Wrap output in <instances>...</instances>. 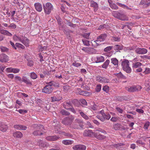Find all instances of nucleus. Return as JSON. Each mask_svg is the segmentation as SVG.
Instances as JSON below:
<instances>
[{"label": "nucleus", "instance_id": "nucleus-20", "mask_svg": "<svg viewBox=\"0 0 150 150\" xmlns=\"http://www.w3.org/2000/svg\"><path fill=\"white\" fill-rule=\"evenodd\" d=\"M22 81L29 86H31L32 85L31 81L26 76H24L22 77Z\"/></svg>", "mask_w": 150, "mask_h": 150}, {"label": "nucleus", "instance_id": "nucleus-57", "mask_svg": "<svg viewBox=\"0 0 150 150\" xmlns=\"http://www.w3.org/2000/svg\"><path fill=\"white\" fill-rule=\"evenodd\" d=\"M21 0H18V1H17V3L16 4H17L19 6H21V8H23L24 5L21 2Z\"/></svg>", "mask_w": 150, "mask_h": 150}, {"label": "nucleus", "instance_id": "nucleus-25", "mask_svg": "<svg viewBox=\"0 0 150 150\" xmlns=\"http://www.w3.org/2000/svg\"><path fill=\"white\" fill-rule=\"evenodd\" d=\"M99 140H102L105 138V136L100 134H98L94 132L93 136Z\"/></svg>", "mask_w": 150, "mask_h": 150}, {"label": "nucleus", "instance_id": "nucleus-38", "mask_svg": "<svg viewBox=\"0 0 150 150\" xmlns=\"http://www.w3.org/2000/svg\"><path fill=\"white\" fill-rule=\"evenodd\" d=\"M122 46L121 45H116L114 46V50H121L122 49Z\"/></svg>", "mask_w": 150, "mask_h": 150}, {"label": "nucleus", "instance_id": "nucleus-24", "mask_svg": "<svg viewBox=\"0 0 150 150\" xmlns=\"http://www.w3.org/2000/svg\"><path fill=\"white\" fill-rule=\"evenodd\" d=\"M91 6L94 8V11H96L98 9V6L97 3L93 1H91L90 2Z\"/></svg>", "mask_w": 150, "mask_h": 150}, {"label": "nucleus", "instance_id": "nucleus-31", "mask_svg": "<svg viewBox=\"0 0 150 150\" xmlns=\"http://www.w3.org/2000/svg\"><path fill=\"white\" fill-rule=\"evenodd\" d=\"M110 60L108 59H107L106 60L105 62L102 65V67L103 68L106 69L110 63Z\"/></svg>", "mask_w": 150, "mask_h": 150}, {"label": "nucleus", "instance_id": "nucleus-30", "mask_svg": "<svg viewBox=\"0 0 150 150\" xmlns=\"http://www.w3.org/2000/svg\"><path fill=\"white\" fill-rule=\"evenodd\" d=\"M8 129V127L6 125H0V130L3 132H5Z\"/></svg>", "mask_w": 150, "mask_h": 150}, {"label": "nucleus", "instance_id": "nucleus-59", "mask_svg": "<svg viewBox=\"0 0 150 150\" xmlns=\"http://www.w3.org/2000/svg\"><path fill=\"white\" fill-rule=\"evenodd\" d=\"M52 141H55L58 139L59 137L57 136H52Z\"/></svg>", "mask_w": 150, "mask_h": 150}, {"label": "nucleus", "instance_id": "nucleus-49", "mask_svg": "<svg viewBox=\"0 0 150 150\" xmlns=\"http://www.w3.org/2000/svg\"><path fill=\"white\" fill-rule=\"evenodd\" d=\"M150 125V122H146L144 125V129H147Z\"/></svg>", "mask_w": 150, "mask_h": 150}, {"label": "nucleus", "instance_id": "nucleus-37", "mask_svg": "<svg viewBox=\"0 0 150 150\" xmlns=\"http://www.w3.org/2000/svg\"><path fill=\"white\" fill-rule=\"evenodd\" d=\"M110 7L113 9L117 10L118 9V7L115 4L111 3L110 4Z\"/></svg>", "mask_w": 150, "mask_h": 150}, {"label": "nucleus", "instance_id": "nucleus-11", "mask_svg": "<svg viewBox=\"0 0 150 150\" xmlns=\"http://www.w3.org/2000/svg\"><path fill=\"white\" fill-rule=\"evenodd\" d=\"M54 96L51 97L52 102H55L62 100V97L58 94L57 92H54Z\"/></svg>", "mask_w": 150, "mask_h": 150}, {"label": "nucleus", "instance_id": "nucleus-32", "mask_svg": "<svg viewBox=\"0 0 150 150\" xmlns=\"http://www.w3.org/2000/svg\"><path fill=\"white\" fill-rule=\"evenodd\" d=\"M125 89L129 92H135V86L132 87H126L125 88Z\"/></svg>", "mask_w": 150, "mask_h": 150}, {"label": "nucleus", "instance_id": "nucleus-21", "mask_svg": "<svg viewBox=\"0 0 150 150\" xmlns=\"http://www.w3.org/2000/svg\"><path fill=\"white\" fill-rule=\"evenodd\" d=\"M82 50L84 51L85 53L90 54H92L94 50V49L92 48L85 47H83Z\"/></svg>", "mask_w": 150, "mask_h": 150}, {"label": "nucleus", "instance_id": "nucleus-52", "mask_svg": "<svg viewBox=\"0 0 150 150\" xmlns=\"http://www.w3.org/2000/svg\"><path fill=\"white\" fill-rule=\"evenodd\" d=\"M72 65L76 67H79L81 65V64L80 63L77 62H74L72 63Z\"/></svg>", "mask_w": 150, "mask_h": 150}, {"label": "nucleus", "instance_id": "nucleus-39", "mask_svg": "<svg viewBox=\"0 0 150 150\" xmlns=\"http://www.w3.org/2000/svg\"><path fill=\"white\" fill-rule=\"evenodd\" d=\"M38 47L39 51H42L44 50H46L48 48V46H46L42 47L41 45H40L38 46Z\"/></svg>", "mask_w": 150, "mask_h": 150}, {"label": "nucleus", "instance_id": "nucleus-17", "mask_svg": "<svg viewBox=\"0 0 150 150\" xmlns=\"http://www.w3.org/2000/svg\"><path fill=\"white\" fill-rule=\"evenodd\" d=\"M94 132H92L91 130H85L83 133V135L85 136L92 137L93 136Z\"/></svg>", "mask_w": 150, "mask_h": 150}, {"label": "nucleus", "instance_id": "nucleus-55", "mask_svg": "<svg viewBox=\"0 0 150 150\" xmlns=\"http://www.w3.org/2000/svg\"><path fill=\"white\" fill-rule=\"evenodd\" d=\"M21 125H15L14 126V128L19 130H21Z\"/></svg>", "mask_w": 150, "mask_h": 150}, {"label": "nucleus", "instance_id": "nucleus-22", "mask_svg": "<svg viewBox=\"0 0 150 150\" xmlns=\"http://www.w3.org/2000/svg\"><path fill=\"white\" fill-rule=\"evenodd\" d=\"M62 142L64 145H68L73 144L74 143V141L71 140L65 139L62 140Z\"/></svg>", "mask_w": 150, "mask_h": 150}, {"label": "nucleus", "instance_id": "nucleus-46", "mask_svg": "<svg viewBox=\"0 0 150 150\" xmlns=\"http://www.w3.org/2000/svg\"><path fill=\"white\" fill-rule=\"evenodd\" d=\"M124 144L122 143H119L117 144H114L113 146L117 149H120L121 148V146L124 145Z\"/></svg>", "mask_w": 150, "mask_h": 150}, {"label": "nucleus", "instance_id": "nucleus-3", "mask_svg": "<svg viewBox=\"0 0 150 150\" xmlns=\"http://www.w3.org/2000/svg\"><path fill=\"white\" fill-rule=\"evenodd\" d=\"M129 61L126 59H124L121 63V65L123 70L128 74L130 73L132 71V69L129 66Z\"/></svg>", "mask_w": 150, "mask_h": 150}, {"label": "nucleus", "instance_id": "nucleus-47", "mask_svg": "<svg viewBox=\"0 0 150 150\" xmlns=\"http://www.w3.org/2000/svg\"><path fill=\"white\" fill-rule=\"evenodd\" d=\"M61 113L63 115H68L70 114L69 112L64 110H62Z\"/></svg>", "mask_w": 150, "mask_h": 150}, {"label": "nucleus", "instance_id": "nucleus-10", "mask_svg": "<svg viewBox=\"0 0 150 150\" xmlns=\"http://www.w3.org/2000/svg\"><path fill=\"white\" fill-rule=\"evenodd\" d=\"M107 36L106 34H103L99 36L98 37L97 40L94 41L97 45H100V42L103 41L105 39Z\"/></svg>", "mask_w": 150, "mask_h": 150}, {"label": "nucleus", "instance_id": "nucleus-51", "mask_svg": "<svg viewBox=\"0 0 150 150\" xmlns=\"http://www.w3.org/2000/svg\"><path fill=\"white\" fill-rule=\"evenodd\" d=\"M112 48V46H109L105 48L104 50V51L105 52H108L110 50H111Z\"/></svg>", "mask_w": 150, "mask_h": 150}, {"label": "nucleus", "instance_id": "nucleus-53", "mask_svg": "<svg viewBox=\"0 0 150 150\" xmlns=\"http://www.w3.org/2000/svg\"><path fill=\"white\" fill-rule=\"evenodd\" d=\"M119 120V117H112L110 120L112 122H116Z\"/></svg>", "mask_w": 150, "mask_h": 150}, {"label": "nucleus", "instance_id": "nucleus-43", "mask_svg": "<svg viewBox=\"0 0 150 150\" xmlns=\"http://www.w3.org/2000/svg\"><path fill=\"white\" fill-rule=\"evenodd\" d=\"M97 118L99 119L102 122L105 121V119L103 117L100 115L99 114V112L98 113V115L96 116Z\"/></svg>", "mask_w": 150, "mask_h": 150}, {"label": "nucleus", "instance_id": "nucleus-14", "mask_svg": "<svg viewBox=\"0 0 150 150\" xmlns=\"http://www.w3.org/2000/svg\"><path fill=\"white\" fill-rule=\"evenodd\" d=\"M135 52L139 54H144L147 52V50L145 48L138 47L136 49Z\"/></svg>", "mask_w": 150, "mask_h": 150}, {"label": "nucleus", "instance_id": "nucleus-64", "mask_svg": "<svg viewBox=\"0 0 150 150\" xmlns=\"http://www.w3.org/2000/svg\"><path fill=\"white\" fill-rule=\"evenodd\" d=\"M144 73L146 74H147L150 73V68H146L145 70L144 71Z\"/></svg>", "mask_w": 150, "mask_h": 150}, {"label": "nucleus", "instance_id": "nucleus-18", "mask_svg": "<svg viewBox=\"0 0 150 150\" xmlns=\"http://www.w3.org/2000/svg\"><path fill=\"white\" fill-rule=\"evenodd\" d=\"M37 144L40 148L46 147L48 145L47 143L44 142L40 139L38 140Z\"/></svg>", "mask_w": 150, "mask_h": 150}, {"label": "nucleus", "instance_id": "nucleus-40", "mask_svg": "<svg viewBox=\"0 0 150 150\" xmlns=\"http://www.w3.org/2000/svg\"><path fill=\"white\" fill-rule=\"evenodd\" d=\"M21 36H17L15 35L13 36V39L15 41H20L21 39Z\"/></svg>", "mask_w": 150, "mask_h": 150}, {"label": "nucleus", "instance_id": "nucleus-63", "mask_svg": "<svg viewBox=\"0 0 150 150\" xmlns=\"http://www.w3.org/2000/svg\"><path fill=\"white\" fill-rule=\"evenodd\" d=\"M80 102L81 103L85 105H86L87 104V103L86 102V100L84 99H81L80 100Z\"/></svg>", "mask_w": 150, "mask_h": 150}, {"label": "nucleus", "instance_id": "nucleus-33", "mask_svg": "<svg viewBox=\"0 0 150 150\" xmlns=\"http://www.w3.org/2000/svg\"><path fill=\"white\" fill-rule=\"evenodd\" d=\"M1 33L8 36H11L12 34L8 31L6 30H2L1 32Z\"/></svg>", "mask_w": 150, "mask_h": 150}, {"label": "nucleus", "instance_id": "nucleus-15", "mask_svg": "<svg viewBox=\"0 0 150 150\" xmlns=\"http://www.w3.org/2000/svg\"><path fill=\"white\" fill-rule=\"evenodd\" d=\"M72 148L74 150H86V146L83 145L78 144L74 146Z\"/></svg>", "mask_w": 150, "mask_h": 150}, {"label": "nucleus", "instance_id": "nucleus-36", "mask_svg": "<svg viewBox=\"0 0 150 150\" xmlns=\"http://www.w3.org/2000/svg\"><path fill=\"white\" fill-rule=\"evenodd\" d=\"M37 74L35 72H33L30 73V77L31 78L33 79H35L37 78Z\"/></svg>", "mask_w": 150, "mask_h": 150}, {"label": "nucleus", "instance_id": "nucleus-1", "mask_svg": "<svg viewBox=\"0 0 150 150\" xmlns=\"http://www.w3.org/2000/svg\"><path fill=\"white\" fill-rule=\"evenodd\" d=\"M52 86H57L58 85H56L55 82L51 81L48 83L47 85L44 87L42 90V92L46 93H51L53 89Z\"/></svg>", "mask_w": 150, "mask_h": 150}, {"label": "nucleus", "instance_id": "nucleus-9", "mask_svg": "<svg viewBox=\"0 0 150 150\" xmlns=\"http://www.w3.org/2000/svg\"><path fill=\"white\" fill-rule=\"evenodd\" d=\"M96 81L102 83H107L110 82V80L104 76H98L96 78Z\"/></svg>", "mask_w": 150, "mask_h": 150}, {"label": "nucleus", "instance_id": "nucleus-54", "mask_svg": "<svg viewBox=\"0 0 150 150\" xmlns=\"http://www.w3.org/2000/svg\"><path fill=\"white\" fill-rule=\"evenodd\" d=\"M17 111L21 114H24V113H26L27 112L26 110H23V109H20Z\"/></svg>", "mask_w": 150, "mask_h": 150}, {"label": "nucleus", "instance_id": "nucleus-4", "mask_svg": "<svg viewBox=\"0 0 150 150\" xmlns=\"http://www.w3.org/2000/svg\"><path fill=\"white\" fill-rule=\"evenodd\" d=\"M112 14L114 17L122 21H126L128 20L127 17L124 14L120 13L116 11H113Z\"/></svg>", "mask_w": 150, "mask_h": 150}, {"label": "nucleus", "instance_id": "nucleus-44", "mask_svg": "<svg viewBox=\"0 0 150 150\" xmlns=\"http://www.w3.org/2000/svg\"><path fill=\"white\" fill-rule=\"evenodd\" d=\"M145 85L149 90H150V81L149 80L146 81L145 83Z\"/></svg>", "mask_w": 150, "mask_h": 150}, {"label": "nucleus", "instance_id": "nucleus-6", "mask_svg": "<svg viewBox=\"0 0 150 150\" xmlns=\"http://www.w3.org/2000/svg\"><path fill=\"white\" fill-rule=\"evenodd\" d=\"M142 65V64L139 62H135L132 64V67L135 72L138 73L142 71V69L139 68Z\"/></svg>", "mask_w": 150, "mask_h": 150}, {"label": "nucleus", "instance_id": "nucleus-16", "mask_svg": "<svg viewBox=\"0 0 150 150\" xmlns=\"http://www.w3.org/2000/svg\"><path fill=\"white\" fill-rule=\"evenodd\" d=\"M99 114L101 115L105 119V120H109L111 117V116L109 114H105V113L104 111L103 110L100 111Z\"/></svg>", "mask_w": 150, "mask_h": 150}, {"label": "nucleus", "instance_id": "nucleus-23", "mask_svg": "<svg viewBox=\"0 0 150 150\" xmlns=\"http://www.w3.org/2000/svg\"><path fill=\"white\" fill-rule=\"evenodd\" d=\"M95 60L96 63L101 62L104 61V58L103 56H99L95 58Z\"/></svg>", "mask_w": 150, "mask_h": 150}, {"label": "nucleus", "instance_id": "nucleus-13", "mask_svg": "<svg viewBox=\"0 0 150 150\" xmlns=\"http://www.w3.org/2000/svg\"><path fill=\"white\" fill-rule=\"evenodd\" d=\"M9 60V57L7 55L2 53L0 54V62H6Z\"/></svg>", "mask_w": 150, "mask_h": 150}, {"label": "nucleus", "instance_id": "nucleus-56", "mask_svg": "<svg viewBox=\"0 0 150 150\" xmlns=\"http://www.w3.org/2000/svg\"><path fill=\"white\" fill-rule=\"evenodd\" d=\"M103 90L106 92H107L109 90V87L108 86H105L103 87Z\"/></svg>", "mask_w": 150, "mask_h": 150}, {"label": "nucleus", "instance_id": "nucleus-8", "mask_svg": "<svg viewBox=\"0 0 150 150\" xmlns=\"http://www.w3.org/2000/svg\"><path fill=\"white\" fill-rule=\"evenodd\" d=\"M83 123V121L79 119H76L74 120V124L73 127V128L74 129H78L79 128V126L81 128H83V126L82 124Z\"/></svg>", "mask_w": 150, "mask_h": 150}, {"label": "nucleus", "instance_id": "nucleus-61", "mask_svg": "<svg viewBox=\"0 0 150 150\" xmlns=\"http://www.w3.org/2000/svg\"><path fill=\"white\" fill-rule=\"evenodd\" d=\"M20 71V70L17 68H13V72L14 74H16L18 73Z\"/></svg>", "mask_w": 150, "mask_h": 150}, {"label": "nucleus", "instance_id": "nucleus-28", "mask_svg": "<svg viewBox=\"0 0 150 150\" xmlns=\"http://www.w3.org/2000/svg\"><path fill=\"white\" fill-rule=\"evenodd\" d=\"M140 4L144 6H149L150 4V0H142Z\"/></svg>", "mask_w": 150, "mask_h": 150}, {"label": "nucleus", "instance_id": "nucleus-7", "mask_svg": "<svg viewBox=\"0 0 150 150\" xmlns=\"http://www.w3.org/2000/svg\"><path fill=\"white\" fill-rule=\"evenodd\" d=\"M74 119V117L73 116H70L64 118L62 121V123L66 125H69L71 124Z\"/></svg>", "mask_w": 150, "mask_h": 150}, {"label": "nucleus", "instance_id": "nucleus-50", "mask_svg": "<svg viewBox=\"0 0 150 150\" xmlns=\"http://www.w3.org/2000/svg\"><path fill=\"white\" fill-rule=\"evenodd\" d=\"M82 41L84 45L86 46H88L89 45V41L86 39L82 40Z\"/></svg>", "mask_w": 150, "mask_h": 150}, {"label": "nucleus", "instance_id": "nucleus-58", "mask_svg": "<svg viewBox=\"0 0 150 150\" xmlns=\"http://www.w3.org/2000/svg\"><path fill=\"white\" fill-rule=\"evenodd\" d=\"M142 88V87L139 85H137L136 86H135V91L140 90Z\"/></svg>", "mask_w": 150, "mask_h": 150}, {"label": "nucleus", "instance_id": "nucleus-45", "mask_svg": "<svg viewBox=\"0 0 150 150\" xmlns=\"http://www.w3.org/2000/svg\"><path fill=\"white\" fill-rule=\"evenodd\" d=\"M16 46L19 48H21L22 49H24L25 48V47L24 45H23L19 43H16L15 44Z\"/></svg>", "mask_w": 150, "mask_h": 150}, {"label": "nucleus", "instance_id": "nucleus-27", "mask_svg": "<svg viewBox=\"0 0 150 150\" xmlns=\"http://www.w3.org/2000/svg\"><path fill=\"white\" fill-rule=\"evenodd\" d=\"M111 63L116 67L118 66L119 61L115 58H112L111 59Z\"/></svg>", "mask_w": 150, "mask_h": 150}, {"label": "nucleus", "instance_id": "nucleus-34", "mask_svg": "<svg viewBox=\"0 0 150 150\" xmlns=\"http://www.w3.org/2000/svg\"><path fill=\"white\" fill-rule=\"evenodd\" d=\"M79 112L81 115L84 119L86 120H88L89 119L88 117L83 112H82L81 110H79Z\"/></svg>", "mask_w": 150, "mask_h": 150}, {"label": "nucleus", "instance_id": "nucleus-19", "mask_svg": "<svg viewBox=\"0 0 150 150\" xmlns=\"http://www.w3.org/2000/svg\"><path fill=\"white\" fill-rule=\"evenodd\" d=\"M34 6L35 9L38 12H41L42 9L41 4L39 3H36L34 4Z\"/></svg>", "mask_w": 150, "mask_h": 150}, {"label": "nucleus", "instance_id": "nucleus-42", "mask_svg": "<svg viewBox=\"0 0 150 150\" xmlns=\"http://www.w3.org/2000/svg\"><path fill=\"white\" fill-rule=\"evenodd\" d=\"M0 49L2 52H8L9 49L8 48L3 46H1Z\"/></svg>", "mask_w": 150, "mask_h": 150}, {"label": "nucleus", "instance_id": "nucleus-41", "mask_svg": "<svg viewBox=\"0 0 150 150\" xmlns=\"http://www.w3.org/2000/svg\"><path fill=\"white\" fill-rule=\"evenodd\" d=\"M81 95L85 96H88L90 95V93L88 92L84 91H82V92L80 93Z\"/></svg>", "mask_w": 150, "mask_h": 150}, {"label": "nucleus", "instance_id": "nucleus-5", "mask_svg": "<svg viewBox=\"0 0 150 150\" xmlns=\"http://www.w3.org/2000/svg\"><path fill=\"white\" fill-rule=\"evenodd\" d=\"M43 9L45 13L47 14H49L53 9V7L51 3L47 2L45 5H43Z\"/></svg>", "mask_w": 150, "mask_h": 150}, {"label": "nucleus", "instance_id": "nucleus-26", "mask_svg": "<svg viewBox=\"0 0 150 150\" xmlns=\"http://www.w3.org/2000/svg\"><path fill=\"white\" fill-rule=\"evenodd\" d=\"M13 135L14 137L18 138H21L23 136L22 133L20 131H17L14 132Z\"/></svg>", "mask_w": 150, "mask_h": 150}, {"label": "nucleus", "instance_id": "nucleus-2", "mask_svg": "<svg viewBox=\"0 0 150 150\" xmlns=\"http://www.w3.org/2000/svg\"><path fill=\"white\" fill-rule=\"evenodd\" d=\"M33 127L36 130L33 132V134L37 136L43 134L42 132L44 130V127L43 125L34 124Z\"/></svg>", "mask_w": 150, "mask_h": 150}, {"label": "nucleus", "instance_id": "nucleus-60", "mask_svg": "<svg viewBox=\"0 0 150 150\" xmlns=\"http://www.w3.org/2000/svg\"><path fill=\"white\" fill-rule=\"evenodd\" d=\"M9 28H11L12 29H15L16 27V25L14 23H12L10 24V25L8 26Z\"/></svg>", "mask_w": 150, "mask_h": 150}, {"label": "nucleus", "instance_id": "nucleus-12", "mask_svg": "<svg viewBox=\"0 0 150 150\" xmlns=\"http://www.w3.org/2000/svg\"><path fill=\"white\" fill-rule=\"evenodd\" d=\"M20 42L27 47L29 46L30 42L29 40L27 37L23 35L21 36V39Z\"/></svg>", "mask_w": 150, "mask_h": 150}, {"label": "nucleus", "instance_id": "nucleus-35", "mask_svg": "<svg viewBox=\"0 0 150 150\" xmlns=\"http://www.w3.org/2000/svg\"><path fill=\"white\" fill-rule=\"evenodd\" d=\"M59 134L63 135L67 137H72V135L69 133H66L63 132H61L59 133Z\"/></svg>", "mask_w": 150, "mask_h": 150}, {"label": "nucleus", "instance_id": "nucleus-29", "mask_svg": "<svg viewBox=\"0 0 150 150\" xmlns=\"http://www.w3.org/2000/svg\"><path fill=\"white\" fill-rule=\"evenodd\" d=\"M63 106L64 108L68 109L70 108V107L71 106V104L70 101H69L67 102H64L63 104Z\"/></svg>", "mask_w": 150, "mask_h": 150}, {"label": "nucleus", "instance_id": "nucleus-62", "mask_svg": "<svg viewBox=\"0 0 150 150\" xmlns=\"http://www.w3.org/2000/svg\"><path fill=\"white\" fill-rule=\"evenodd\" d=\"M120 127V124H115L114 125V129L115 130L118 129Z\"/></svg>", "mask_w": 150, "mask_h": 150}, {"label": "nucleus", "instance_id": "nucleus-48", "mask_svg": "<svg viewBox=\"0 0 150 150\" xmlns=\"http://www.w3.org/2000/svg\"><path fill=\"white\" fill-rule=\"evenodd\" d=\"M101 88V84H98L96 86V92H99Z\"/></svg>", "mask_w": 150, "mask_h": 150}]
</instances>
